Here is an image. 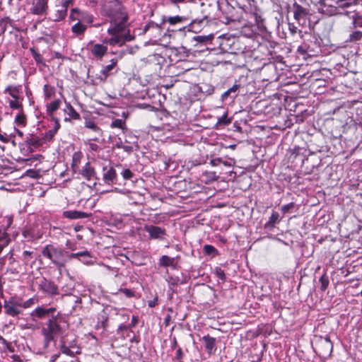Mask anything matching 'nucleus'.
Instances as JSON below:
<instances>
[{"label":"nucleus","instance_id":"nucleus-32","mask_svg":"<svg viewBox=\"0 0 362 362\" xmlns=\"http://www.w3.org/2000/svg\"><path fill=\"white\" fill-rule=\"evenodd\" d=\"M117 177L116 171L113 168H110L103 175L105 182H112Z\"/></svg>","mask_w":362,"mask_h":362},{"label":"nucleus","instance_id":"nucleus-6","mask_svg":"<svg viewBox=\"0 0 362 362\" xmlns=\"http://www.w3.org/2000/svg\"><path fill=\"white\" fill-rule=\"evenodd\" d=\"M4 313L10 317H17L23 313L21 298L13 296L4 303Z\"/></svg>","mask_w":362,"mask_h":362},{"label":"nucleus","instance_id":"nucleus-62","mask_svg":"<svg viewBox=\"0 0 362 362\" xmlns=\"http://www.w3.org/2000/svg\"><path fill=\"white\" fill-rule=\"evenodd\" d=\"M67 346H69V348H71L73 350H76L77 346H76L74 340H73L72 341H70V342L67 341Z\"/></svg>","mask_w":362,"mask_h":362},{"label":"nucleus","instance_id":"nucleus-7","mask_svg":"<svg viewBox=\"0 0 362 362\" xmlns=\"http://www.w3.org/2000/svg\"><path fill=\"white\" fill-rule=\"evenodd\" d=\"M117 59H112L110 61V64L104 66L101 71L95 74V81L96 83L106 81L107 77L114 73L117 71Z\"/></svg>","mask_w":362,"mask_h":362},{"label":"nucleus","instance_id":"nucleus-45","mask_svg":"<svg viewBox=\"0 0 362 362\" xmlns=\"http://www.w3.org/2000/svg\"><path fill=\"white\" fill-rule=\"evenodd\" d=\"M23 236L25 238H28L29 240H33V239H39L41 238V235H37V236L35 235H31L30 234V231L29 230H25L23 232Z\"/></svg>","mask_w":362,"mask_h":362},{"label":"nucleus","instance_id":"nucleus-58","mask_svg":"<svg viewBox=\"0 0 362 362\" xmlns=\"http://www.w3.org/2000/svg\"><path fill=\"white\" fill-rule=\"evenodd\" d=\"M121 148H122L124 151L128 152V153L132 152L133 150V148L132 146L125 145V144H123V147H122Z\"/></svg>","mask_w":362,"mask_h":362},{"label":"nucleus","instance_id":"nucleus-46","mask_svg":"<svg viewBox=\"0 0 362 362\" xmlns=\"http://www.w3.org/2000/svg\"><path fill=\"white\" fill-rule=\"evenodd\" d=\"M252 16L255 18V23H263L265 21V18H262V14L258 11L253 12Z\"/></svg>","mask_w":362,"mask_h":362},{"label":"nucleus","instance_id":"nucleus-59","mask_svg":"<svg viewBox=\"0 0 362 362\" xmlns=\"http://www.w3.org/2000/svg\"><path fill=\"white\" fill-rule=\"evenodd\" d=\"M6 257L4 256L0 257V269L1 270L6 264Z\"/></svg>","mask_w":362,"mask_h":362},{"label":"nucleus","instance_id":"nucleus-23","mask_svg":"<svg viewBox=\"0 0 362 362\" xmlns=\"http://www.w3.org/2000/svg\"><path fill=\"white\" fill-rule=\"evenodd\" d=\"M64 112L69 115V119H79L80 115L75 110L72 105L69 103H66L64 108Z\"/></svg>","mask_w":362,"mask_h":362},{"label":"nucleus","instance_id":"nucleus-12","mask_svg":"<svg viewBox=\"0 0 362 362\" xmlns=\"http://www.w3.org/2000/svg\"><path fill=\"white\" fill-rule=\"evenodd\" d=\"M74 0H62V4L57 6L58 9L54 13V16L52 18L54 21H60L64 19L67 15L68 8L70 5H72Z\"/></svg>","mask_w":362,"mask_h":362},{"label":"nucleus","instance_id":"nucleus-8","mask_svg":"<svg viewBox=\"0 0 362 362\" xmlns=\"http://www.w3.org/2000/svg\"><path fill=\"white\" fill-rule=\"evenodd\" d=\"M69 18L71 21H77L78 23H93V18L91 15L86 11H82L78 8H72Z\"/></svg>","mask_w":362,"mask_h":362},{"label":"nucleus","instance_id":"nucleus-51","mask_svg":"<svg viewBox=\"0 0 362 362\" xmlns=\"http://www.w3.org/2000/svg\"><path fill=\"white\" fill-rule=\"evenodd\" d=\"M216 276L221 280L226 279V274L223 269L221 268L216 267Z\"/></svg>","mask_w":362,"mask_h":362},{"label":"nucleus","instance_id":"nucleus-36","mask_svg":"<svg viewBox=\"0 0 362 362\" xmlns=\"http://www.w3.org/2000/svg\"><path fill=\"white\" fill-rule=\"evenodd\" d=\"M43 90H44L45 98L46 99H49V98H52L55 94V88L49 85H47V84L45 85Z\"/></svg>","mask_w":362,"mask_h":362},{"label":"nucleus","instance_id":"nucleus-30","mask_svg":"<svg viewBox=\"0 0 362 362\" xmlns=\"http://www.w3.org/2000/svg\"><path fill=\"white\" fill-rule=\"evenodd\" d=\"M107 320L108 317L105 313L100 315L98 317L96 329H102L103 330H105L107 326Z\"/></svg>","mask_w":362,"mask_h":362},{"label":"nucleus","instance_id":"nucleus-54","mask_svg":"<svg viewBox=\"0 0 362 362\" xmlns=\"http://www.w3.org/2000/svg\"><path fill=\"white\" fill-rule=\"evenodd\" d=\"M121 292H122L127 297H133L134 295V291H131L128 288H122Z\"/></svg>","mask_w":362,"mask_h":362},{"label":"nucleus","instance_id":"nucleus-55","mask_svg":"<svg viewBox=\"0 0 362 362\" xmlns=\"http://www.w3.org/2000/svg\"><path fill=\"white\" fill-rule=\"evenodd\" d=\"M258 24H245V25L243 27V31L244 32V35L247 36V37H250L252 35V33H246V30H249L250 28V25H257Z\"/></svg>","mask_w":362,"mask_h":362},{"label":"nucleus","instance_id":"nucleus-53","mask_svg":"<svg viewBox=\"0 0 362 362\" xmlns=\"http://www.w3.org/2000/svg\"><path fill=\"white\" fill-rule=\"evenodd\" d=\"M56 132L57 129L50 130L46 134V135L43 138L46 139V141H50L52 139Z\"/></svg>","mask_w":362,"mask_h":362},{"label":"nucleus","instance_id":"nucleus-11","mask_svg":"<svg viewBox=\"0 0 362 362\" xmlns=\"http://www.w3.org/2000/svg\"><path fill=\"white\" fill-rule=\"evenodd\" d=\"M49 0H32L30 11L35 15L45 14L48 9Z\"/></svg>","mask_w":362,"mask_h":362},{"label":"nucleus","instance_id":"nucleus-13","mask_svg":"<svg viewBox=\"0 0 362 362\" xmlns=\"http://www.w3.org/2000/svg\"><path fill=\"white\" fill-rule=\"evenodd\" d=\"M46 142V139L31 135L27 140L26 144L29 152H33L35 149L42 146Z\"/></svg>","mask_w":362,"mask_h":362},{"label":"nucleus","instance_id":"nucleus-15","mask_svg":"<svg viewBox=\"0 0 362 362\" xmlns=\"http://www.w3.org/2000/svg\"><path fill=\"white\" fill-rule=\"evenodd\" d=\"M21 90V86L9 85L5 88L4 93L8 94L11 99H18L22 98Z\"/></svg>","mask_w":362,"mask_h":362},{"label":"nucleus","instance_id":"nucleus-60","mask_svg":"<svg viewBox=\"0 0 362 362\" xmlns=\"http://www.w3.org/2000/svg\"><path fill=\"white\" fill-rule=\"evenodd\" d=\"M123 142L122 141V139L120 138H118L117 142L115 143V146L116 148H121L122 147H123Z\"/></svg>","mask_w":362,"mask_h":362},{"label":"nucleus","instance_id":"nucleus-20","mask_svg":"<svg viewBox=\"0 0 362 362\" xmlns=\"http://www.w3.org/2000/svg\"><path fill=\"white\" fill-rule=\"evenodd\" d=\"M30 316L33 318L42 319L47 316V311L43 306H38L30 313Z\"/></svg>","mask_w":362,"mask_h":362},{"label":"nucleus","instance_id":"nucleus-44","mask_svg":"<svg viewBox=\"0 0 362 362\" xmlns=\"http://www.w3.org/2000/svg\"><path fill=\"white\" fill-rule=\"evenodd\" d=\"M9 243V239L6 233L0 234V244L3 247H6Z\"/></svg>","mask_w":362,"mask_h":362},{"label":"nucleus","instance_id":"nucleus-40","mask_svg":"<svg viewBox=\"0 0 362 362\" xmlns=\"http://www.w3.org/2000/svg\"><path fill=\"white\" fill-rule=\"evenodd\" d=\"M272 18L276 23H284V18L281 11L276 10L271 13Z\"/></svg>","mask_w":362,"mask_h":362},{"label":"nucleus","instance_id":"nucleus-5","mask_svg":"<svg viewBox=\"0 0 362 362\" xmlns=\"http://www.w3.org/2000/svg\"><path fill=\"white\" fill-rule=\"evenodd\" d=\"M291 12L293 15V18L296 21H303V22L307 20L310 23V6L307 4L306 0H298V2L295 1L291 8Z\"/></svg>","mask_w":362,"mask_h":362},{"label":"nucleus","instance_id":"nucleus-19","mask_svg":"<svg viewBox=\"0 0 362 362\" xmlns=\"http://www.w3.org/2000/svg\"><path fill=\"white\" fill-rule=\"evenodd\" d=\"M81 175L83 177L90 180L95 177V173L94 168L90 165V163L88 162L81 170Z\"/></svg>","mask_w":362,"mask_h":362},{"label":"nucleus","instance_id":"nucleus-50","mask_svg":"<svg viewBox=\"0 0 362 362\" xmlns=\"http://www.w3.org/2000/svg\"><path fill=\"white\" fill-rule=\"evenodd\" d=\"M294 207V203L291 202L281 206V210L284 214H286L288 211Z\"/></svg>","mask_w":362,"mask_h":362},{"label":"nucleus","instance_id":"nucleus-10","mask_svg":"<svg viewBox=\"0 0 362 362\" xmlns=\"http://www.w3.org/2000/svg\"><path fill=\"white\" fill-rule=\"evenodd\" d=\"M144 230L148 233L149 238L162 240L166 235V230L164 228L153 225H145Z\"/></svg>","mask_w":362,"mask_h":362},{"label":"nucleus","instance_id":"nucleus-37","mask_svg":"<svg viewBox=\"0 0 362 362\" xmlns=\"http://www.w3.org/2000/svg\"><path fill=\"white\" fill-rule=\"evenodd\" d=\"M279 218V214L276 211H273L266 226L268 227H274V225L278 222Z\"/></svg>","mask_w":362,"mask_h":362},{"label":"nucleus","instance_id":"nucleus-26","mask_svg":"<svg viewBox=\"0 0 362 362\" xmlns=\"http://www.w3.org/2000/svg\"><path fill=\"white\" fill-rule=\"evenodd\" d=\"M232 122L231 118L228 117V112H226L221 117H219L216 123L217 129L222 128L226 125H228Z\"/></svg>","mask_w":362,"mask_h":362},{"label":"nucleus","instance_id":"nucleus-49","mask_svg":"<svg viewBox=\"0 0 362 362\" xmlns=\"http://www.w3.org/2000/svg\"><path fill=\"white\" fill-rule=\"evenodd\" d=\"M81 153L78 151V152H75L73 155V164H75V165H77L78 163H80V160H81Z\"/></svg>","mask_w":362,"mask_h":362},{"label":"nucleus","instance_id":"nucleus-41","mask_svg":"<svg viewBox=\"0 0 362 362\" xmlns=\"http://www.w3.org/2000/svg\"><path fill=\"white\" fill-rule=\"evenodd\" d=\"M37 302V300L34 298H30L28 299L25 301H23V299L21 298V307L22 309L23 308H28L35 304Z\"/></svg>","mask_w":362,"mask_h":362},{"label":"nucleus","instance_id":"nucleus-61","mask_svg":"<svg viewBox=\"0 0 362 362\" xmlns=\"http://www.w3.org/2000/svg\"><path fill=\"white\" fill-rule=\"evenodd\" d=\"M157 298H155L153 300H150L148 302V305L150 307V308H153L156 306V305L157 304Z\"/></svg>","mask_w":362,"mask_h":362},{"label":"nucleus","instance_id":"nucleus-48","mask_svg":"<svg viewBox=\"0 0 362 362\" xmlns=\"http://www.w3.org/2000/svg\"><path fill=\"white\" fill-rule=\"evenodd\" d=\"M122 175L124 180H130L133 177V173L129 169H125L122 173Z\"/></svg>","mask_w":362,"mask_h":362},{"label":"nucleus","instance_id":"nucleus-3","mask_svg":"<svg viewBox=\"0 0 362 362\" xmlns=\"http://www.w3.org/2000/svg\"><path fill=\"white\" fill-rule=\"evenodd\" d=\"M42 254L44 257L50 259L59 269L65 266L67 252L62 248L47 245L42 249Z\"/></svg>","mask_w":362,"mask_h":362},{"label":"nucleus","instance_id":"nucleus-16","mask_svg":"<svg viewBox=\"0 0 362 362\" xmlns=\"http://www.w3.org/2000/svg\"><path fill=\"white\" fill-rule=\"evenodd\" d=\"M107 51V47L101 44H95L91 49L93 55L98 59H101L106 54Z\"/></svg>","mask_w":362,"mask_h":362},{"label":"nucleus","instance_id":"nucleus-43","mask_svg":"<svg viewBox=\"0 0 362 362\" xmlns=\"http://www.w3.org/2000/svg\"><path fill=\"white\" fill-rule=\"evenodd\" d=\"M362 38V32L361 31H355L351 33L349 36V42H356Z\"/></svg>","mask_w":362,"mask_h":362},{"label":"nucleus","instance_id":"nucleus-31","mask_svg":"<svg viewBox=\"0 0 362 362\" xmlns=\"http://www.w3.org/2000/svg\"><path fill=\"white\" fill-rule=\"evenodd\" d=\"M85 127L93 131L97 136H100L102 135V130L96 125V124L89 119L85 122Z\"/></svg>","mask_w":362,"mask_h":362},{"label":"nucleus","instance_id":"nucleus-52","mask_svg":"<svg viewBox=\"0 0 362 362\" xmlns=\"http://www.w3.org/2000/svg\"><path fill=\"white\" fill-rule=\"evenodd\" d=\"M32 254H33V252L28 251V250H25L23 252V260L25 263H28L30 261Z\"/></svg>","mask_w":362,"mask_h":362},{"label":"nucleus","instance_id":"nucleus-39","mask_svg":"<svg viewBox=\"0 0 362 362\" xmlns=\"http://www.w3.org/2000/svg\"><path fill=\"white\" fill-rule=\"evenodd\" d=\"M320 289L322 291H325L327 288L329 284V277L325 273L323 274L320 276Z\"/></svg>","mask_w":362,"mask_h":362},{"label":"nucleus","instance_id":"nucleus-42","mask_svg":"<svg viewBox=\"0 0 362 362\" xmlns=\"http://www.w3.org/2000/svg\"><path fill=\"white\" fill-rule=\"evenodd\" d=\"M204 252L206 255H214V254H217L218 253V251L213 246V245H205L204 246Z\"/></svg>","mask_w":362,"mask_h":362},{"label":"nucleus","instance_id":"nucleus-28","mask_svg":"<svg viewBox=\"0 0 362 362\" xmlns=\"http://www.w3.org/2000/svg\"><path fill=\"white\" fill-rule=\"evenodd\" d=\"M61 101L57 99L47 105V112L49 115H52L54 111L60 107Z\"/></svg>","mask_w":362,"mask_h":362},{"label":"nucleus","instance_id":"nucleus-25","mask_svg":"<svg viewBox=\"0 0 362 362\" xmlns=\"http://www.w3.org/2000/svg\"><path fill=\"white\" fill-rule=\"evenodd\" d=\"M214 35L212 33L205 35H196L193 37V40L196 41L197 43H200L202 45H206L209 42H211L214 39Z\"/></svg>","mask_w":362,"mask_h":362},{"label":"nucleus","instance_id":"nucleus-47","mask_svg":"<svg viewBox=\"0 0 362 362\" xmlns=\"http://www.w3.org/2000/svg\"><path fill=\"white\" fill-rule=\"evenodd\" d=\"M186 19L182 16H176L174 17H170L168 20V23H180L185 21Z\"/></svg>","mask_w":362,"mask_h":362},{"label":"nucleus","instance_id":"nucleus-63","mask_svg":"<svg viewBox=\"0 0 362 362\" xmlns=\"http://www.w3.org/2000/svg\"><path fill=\"white\" fill-rule=\"evenodd\" d=\"M151 25L152 26V28H155V29H159L160 28V25L158 24V23H156V24H148L146 28H145V30H147L148 28H149L151 27Z\"/></svg>","mask_w":362,"mask_h":362},{"label":"nucleus","instance_id":"nucleus-21","mask_svg":"<svg viewBox=\"0 0 362 362\" xmlns=\"http://www.w3.org/2000/svg\"><path fill=\"white\" fill-rule=\"evenodd\" d=\"M15 124L18 127H25L27 124V117L24 113L23 109L21 111H18L14 119Z\"/></svg>","mask_w":362,"mask_h":362},{"label":"nucleus","instance_id":"nucleus-18","mask_svg":"<svg viewBox=\"0 0 362 362\" xmlns=\"http://www.w3.org/2000/svg\"><path fill=\"white\" fill-rule=\"evenodd\" d=\"M210 164L213 167L218 166L219 164H223L227 167H232L235 164V160L233 158H228L223 160L221 158H216L210 160Z\"/></svg>","mask_w":362,"mask_h":362},{"label":"nucleus","instance_id":"nucleus-4","mask_svg":"<svg viewBox=\"0 0 362 362\" xmlns=\"http://www.w3.org/2000/svg\"><path fill=\"white\" fill-rule=\"evenodd\" d=\"M109 4H112L115 8L112 9L111 5L107 4H105L103 8L107 15L111 18V23H126L128 20V15L119 0H113Z\"/></svg>","mask_w":362,"mask_h":362},{"label":"nucleus","instance_id":"nucleus-33","mask_svg":"<svg viewBox=\"0 0 362 362\" xmlns=\"http://www.w3.org/2000/svg\"><path fill=\"white\" fill-rule=\"evenodd\" d=\"M66 257H68L69 259H73V258H76V257L91 258V255L88 250H84L82 252L71 253V254H69L67 252Z\"/></svg>","mask_w":362,"mask_h":362},{"label":"nucleus","instance_id":"nucleus-64","mask_svg":"<svg viewBox=\"0 0 362 362\" xmlns=\"http://www.w3.org/2000/svg\"><path fill=\"white\" fill-rule=\"evenodd\" d=\"M11 358L13 359V362H20L21 361V357L18 355H13L11 356Z\"/></svg>","mask_w":362,"mask_h":362},{"label":"nucleus","instance_id":"nucleus-34","mask_svg":"<svg viewBox=\"0 0 362 362\" xmlns=\"http://www.w3.org/2000/svg\"><path fill=\"white\" fill-rule=\"evenodd\" d=\"M86 30V25L85 24H74L71 28L73 33L76 35H82Z\"/></svg>","mask_w":362,"mask_h":362},{"label":"nucleus","instance_id":"nucleus-24","mask_svg":"<svg viewBox=\"0 0 362 362\" xmlns=\"http://www.w3.org/2000/svg\"><path fill=\"white\" fill-rule=\"evenodd\" d=\"M202 340L205 343V347L208 352L211 353L215 349L216 339L209 335H206L202 337Z\"/></svg>","mask_w":362,"mask_h":362},{"label":"nucleus","instance_id":"nucleus-56","mask_svg":"<svg viewBox=\"0 0 362 362\" xmlns=\"http://www.w3.org/2000/svg\"><path fill=\"white\" fill-rule=\"evenodd\" d=\"M298 52L300 54H305L307 53V48L305 45H300L298 47Z\"/></svg>","mask_w":362,"mask_h":362},{"label":"nucleus","instance_id":"nucleus-17","mask_svg":"<svg viewBox=\"0 0 362 362\" xmlns=\"http://www.w3.org/2000/svg\"><path fill=\"white\" fill-rule=\"evenodd\" d=\"M63 216L69 219H79L88 216L86 212L80 211H65L63 212Z\"/></svg>","mask_w":362,"mask_h":362},{"label":"nucleus","instance_id":"nucleus-35","mask_svg":"<svg viewBox=\"0 0 362 362\" xmlns=\"http://www.w3.org/2000/svg\"><path fill=\"white\" fill-rule=\"evenodd\" d=\"M111 128H119L121 129L122 131L126 129V122L124 120L122 119H114L111 124Z\"/></svg>","mask_w":362,"mask_h":362},{"label":"nucleus","instance_id":"nucleus-1","mask_svg":"<svg viewBox=\"0 0 362 362\" xmlns=\"http://www.w3.org/2000/svg\"><path fill=\"white\" fill-rule=\"evenodd\" d=\"M62 322V317L52 315L42 328L45 348H47L50 342L55 340L56 337L63 334L64 327L61 325Z\"/></svg>","mask_w":362,"mask_h":362},{"label":"nucleus","instance_id":"nucleus-38","mask_svg":"<svg viewBox=\"0 0 362 362\" xmlns=\"http://www.w3.org/2000/svg\"><path fill=\"white\" fill-rule=\"evenodd\" d=\"M30 51L32 53V55L37 64L45 65L42 56L39 52H37L34 47H31Z\"/></svg>","mask_w":362,"mask_h":362},{"label":"nucleus","instance_id":"nucleus-9","mask_svg":"<svg viewBox=\"0 0 362 362\" xmlns=\"http://www.w3.org/2000/svg\"><path fill=\"white\" fill-rule=\"evenodd\" d=\"M39 289L47 296H53L57 295L58 287L52 281L43 278L39 283Z\"/></svg>","mask_w":362,"mask_h":362},{"label":"nucleus","instance_id":"nucleus-57","mask_svg":"<svg viewBox=\"0 0 362 362\" xmlns=\"http://www.w3.org/2000/svg\"><path fill=\"white\" fill-rule=\"evenodd\" d=\"M288 27L289 30L291 31L292 35H294L297 33V28L295 26V24H286Z\"/></svg>","mask_w":362,"mask_h":362},{"label":"nucleus","instance_id":"nucleus-2","mask_svg":"<svg viewBox=\"0 0 362 362\" xmlns=\"http://www.w3.org/2000/svg\"><path fill=\"white\" fill-rule=\"evenodd\" d=\"M108 33L111 35V37L107 40L110 45L122 46L125 42L133 39L126 24H114L113 27L108 29Z\"/></svg>","mask_w":362,"mask_h":362},{"label":"nucleus","instance_id":"nucleus-14","mask_svg":"<svg viewBox=\"0 0 362 362\" xmlns=\"http://www.w3.org/2000/svg\"><path fill=\"white\" fill-rule=\"evenodd\" d=\"M60 349L62 354L69 356H74L76 354L80 353V348L76 347V350H73L67 346V341L64 337L61 339Z\"/></svg>","mask_w":362,"mask_h":362},{"label":"nucleus","instance_id":"nucleus-29","mask_svg":"<svg viewBox=\"0 0 362 362\" xmlns=\"http://www.w3.org/2000/svg\"><path fill=\"white\" fill-rule=\"evenodd\" d=\"M160 265L162 267H174L175 259L167 255H163L160 259Z\"/></svg>","mask_w":362,"mask_h":362},{"label":"nucleus","instance_id":"nucleus-27","mask_svg":"<svg viewBox=\"0 0 362 362\" xmlns=\"http://www.w3.org/2000/svg\"><path fill=\"white\" fill-rule=\"evenodd\" d=\"M203 181L206 183H210L218 180V177L215 172H204L202 175Z\"/></svg>","mask_w":362,"mask_h":362},{"label":"nucleus","instance_id":"nucleus-22","mask_svg":"<svg viewBox=\"0 0 362 362\" xmlns=\"http://www.w3.org/2000/svg\"><path fill=\"white\" fill-rule=\"evenodd\" d=\"M23 98H20L18 99H10L7 98V102L8 103V106L12 110H17L18 111H21L23 109L22 100Z\"/></svg>","mask_w":362,"mask_h":362}]
</instances>
